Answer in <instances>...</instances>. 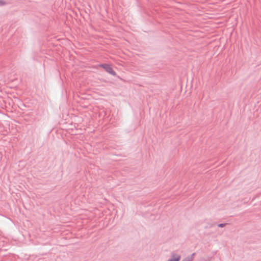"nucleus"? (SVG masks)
<instances>
[{
    "mask_svg": "<svg viewBox=\"0 0 261 261\" xmlns=\"http://www.w3.org/2000/svg\"><path fill=\"white\" fill-rule=\"evenodd\" d=\"M100 66L105 69L107 72H109L111 74L113 75H116V72L114 71L110 65L108 64H101Z\"/></svg>",
    "mask_w": 261,
    "mask_h": 261,
    "instance_id": "1",
    "label": "nucleus"
},
{
    "mask_svg": "<svg viewBox=\"0 0 261 261\" xmlns=\"http://www.w3.org/2000/svg\"><path fill=\"white\" fill-rule=\"evenodd\" d=\"M224 226V224H221L219 225V226L221 227H223Z\"/></svg>",
    "mask_w": 261,
    "mask_h": 261,
    "instance_id": "3",
    "label": "nucleus"
},
{
    "mask_svg": "<svg viewBox=\"0 0 261 261\" xmlns=\"http://www.w3.org/2000/svg\"><path fill=\"white\" fill-rule=\"evenodd\" d=\"M192 256H189L184 259L182 261H192Z\"/></svg>",
    "mask_w": 261,
    "mask_h": 261,
    "instance_id": "2",
    "label": "nucleus"
}]
</instances>
